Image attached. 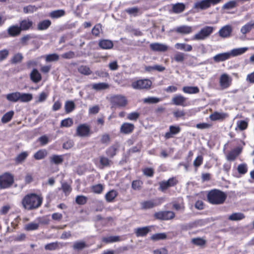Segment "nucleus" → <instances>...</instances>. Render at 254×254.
<instances>
[{
    "instance_id": "5fc2aeb1",
    "label": "nucleus",
    "mask_w": 254,
    "mask_h": 254,
    "mask_svg": "<svg viewBox=\"0 0 254 254\" xmlns=\"http://www.w3.org/2000/svg\"><path fill=\"white\" fill-rule=\"evenodd\" d=\"M61 188L65 195H69L72 190L71 186L67 182L63 183Z\"/></svg>"
},
{
    "instance_id": "4d7b16f0",
    "label": "nucleus",
    "mask_w": 254,
    "mask_h": 254,
    "mask_svg": "<svg viewBox=\"0 0 254 254\" xmlns=\"http://www.w3.org/2000/svg\"><path fill=\"white\" fill-rule=\"evenodd\" d=\"M248 168L246 163L239 164L237 167V171L241 175H244L248 172Z\"/></svg>"
},
{
    "instance_id": "de8ad7c7",
    "label": "nucleus",
    "mask_w": 254,
    "mask_h": 254,
    "mask_svg": "<svg viewBox=\"0 0 254 254\" xmlns=\"http://www.w3.org/2000/svg\"><path fill=\"white\" fill-rule=\"evenodd\" d=\"M248 50L247 48H241L238 49H233L231 52H229L230 54V58L231 56L235 57L238 55H242L246 52Z\"/></svg>"
},
{
    "instance_id": "13d9d810",
    "label": "nucleus",
    "mask_w": 254,
    "mask_h": 254,
    "mask_svg": "<svg viewBox=\"0 0 254 254\" xmlns=\"http://www.w3.org/2000/svg\"><path fill=\"white\" fill-rule=\"evenodd\" d=\"M143 185V182L140 180H133L131 183V188L133 190H140Z\"/></svg>"
},
{
    "instance_id": "9d476101",
    "label": "nucleus",
    "mask_w": 254,
    "mask_h": 254,
    "mask_svg": "<svg viewBox=\"0 0 254 254\" xmlns=\"http://www.w3.org/2000/svg\"><path fill=\"white\" fill-rule=\"evenodd\" d=\"M175 216V213L171 211H160L155 212L153 215V217L155 219L160 220H171Z\"/></svg>"
},
{
    "instance_id": "9b49d317",
    "label": "nucleus",
    "mask_w": 254,
    "mask_h": 254,
    "mask_svg": "<svg viewBox=\"0 0 254 254\" xmlns=\"http://www.w3.org/2000/svg\"><path fill=\"white\" fill-rule=\"evenodd\" d=\"M213 31V28L211 26H205L202 28L200 31L196 34L193 38V40H202L208 37Z\"/></svg>"
},
{
    "instance_id": "a878e982",
    "label": "nucleus",
    "mask_w": 254,
    "mask_h": 254,
    "mask_svg": "<svg viewBox=\"0 0 254 254\" xmlns=\"http://www.w3.org/2000/svg\"><path fill=\"white\" fill-rule=\"evenodd\" d=\"M52 22L49 19H45L39 22L37 24V29L40 31L47 30L51 25Z\"/></svg>"
},
{
    "instance_id": "6ab92c4d",
    "label": "nucleus",
    "mask_w": 254,
    "mask_h": 254,
    "mask_svg": "<svg viewBox=\"0 0 254 254\" xmlns=\"http://www.w3.org/2000/svg\"><path fill=\"white\" fill-rule=\"evenodd\" d=\"M151 226H145L137 228L135 229L134 233L136 237H145L150 231Z\"/></svg>"
},
{
    "instance_id": "ddd939ff",
    "label": "nucleus",
    "mask_w": 254,
    "mask_h": 254,
    "mask_svg": "<svg viewBox=\"0 0 254 254\" xmlns=\"http://www.w3.org/2000/svg\"><path fill=\"white\" fill-rule=\"evenodd\" d=\"M135 126L133 124L125 122L120 127V132L123 134H131L134 130Z\"/></svg>"
},
{
    "instance_id": "680f3d73",
    "label": "nucleus",
    "mask_w": 254,
    "mask_h": 254,
    "mask_svg": "<svg viewBox=\"0 0 254 254\" xmlns=\"http://www.w3.org/2000/svg\"><path fill=\"white\" fill-rule=\"evenodd\" d=\"M59 60V56L57 54H52L47 55L45 57V60L47 62H52L58 61Z\"/></svg>"
},
{
    "instance_id": "2eb2a0df",
    "label": "nucleus",
    "mask_w": 254,
    "mask_h": 254,
    "mask_svg": "<svg viewBox=\"0 0 254 254\" xmlns=\"http://www.w3.org/2000/svg\"><path fill=\"white\" fill-rule=\"evenodd\" d=\"M187 98L181 94L176 95L172 99V104L176 106L185 107L188 105Z\"/></svg>"
},
{
    "instance_id": "dca6fc26",
    "label": "nucleus",
    "mask_w": 254,
    "mask_h": 254,
    "mask_svg": "<svg viewBox=\"0 0 254 254\" xmlns=\"http://www.w3.org/2000/svg\"><path fill=\"white\" fill-rule=\"evenodd\" d=\"M181 130V128L179 126H170L169 127V131L165 133L164 137L166 139L172 138L174 135L180 133Z\"/></svg>"
},
{
    "instance_id": "58836bf2",
    "label": "nucleus",
    "mask_w": 254,
    "mask_h": 254,
    "mask_svg": "<svg viewBox=\"0 0 254 254\" xmlns=\"http://www.w3.org/2000/svg\"><path fill=\"white\" fill-rule=\"evenodd\" d=\"M75 108L74 103L72 101H67L64 104L65 112L66 114H68L73 111Z\"/></svg>"
},
{
    "instance_id": "20e7f679",
    "label": "nucleus",
    "mask_w": 254,
    "mask_h": 254,
    "mask_svg": "<svg viewBox=\"0 0 254 254\" xmlns=\"http://www.w3.org/2000/svg\"><path fill=\"white\" fill-rule=\"evenodd\" d=\"M222 0H201L195 2L193 8L197 10H205L220 3Z\"/></svg>"
},
{
    "instance_id": "f3484780",
    "label": "nucleus",
    "mask_w": 254,
    "mask_h": 254,
    "mask_svg": "<svg viewBox=\"0 0 254 254\" xmlns=\"http://www.w3.org/2000/svg\"><path fill=\"white\" fill-rule=\"evenodd\" d=\"M228 117L227 113L214 112L209 116V119L212 121H223Z\"/></svg>"
},
{
    "instance_id": "f257e3e1",
    "label": "nucleus",
    "mask_w": 254,
    "mask_h": 254,
    "mask_svg": "<svg viewBox=\"0 0 254 254\" xmlns=\"http://www.w3.org/2000/svg\"><path fill=\"white\" fill-rule=\"evenodd\" d=\"M43 201L41 194L30 193L25 195L21 201V204L25 209L32 210L39 208Z\"/></svg>"
},
{
    "instance_id": "4468645a",
    "label": "nucleus",
    "mask_w": 254,
    "mask_h": 254,
    "mask_svg": "<svg viewBox=\"0 0 254 254\" xmlns=\"http://www.w3.org/2000/svg\"><path fill=\"white\" fill-rule=\"evenodd\" d=\"M34 23L29 18L23 19L19 22V27L21 31H27L33 28Z\"/></svg>"
},
{
    "instance_id": "b1692460",
    "label": "nucleus",
    "mask_w": 254,
    "mask_h": 254,
    "mask_svg": "<svg viewBox=\"0 0 254 254\" xmlns=\"http://www.w3.org/2000/svg\"><path fill=\"white\" fill-rule=\"evenodd\" d=\"M21 30L18 25H12L7 29V33L10 37H16L21 33Z\"/></svg>"
},
{
    "instance_id": "0e129e2a",
    "label": "nucleus",
    "mask_w": 254,
    "mask_h": 254,
    "mask_svg": "<svg viewBox=\"0 0 254 254\" xmlns=\"http://www.w3.org/2000/svg\"><path fill=\"white\" fill-rule=\"evenodd\" d=\"M167 235L165 233H157L153 235L151 237V240L153 241H157L159 240H164L166 239Z\"/></svg>"
},
{
    "instance_id": "0eeeda50",
    "label": "nucleus",
    "mask_w": 254,
    "mask_h": 254,
    "mask_svg": "<svg viewBox=\"0 0 254 254\" xmlns=\"http://www.w3.org/2000/svg\"><path fill=\"white\" fill-rule=\"evenodd\" d=\"M111 103L113 107L124 108L128 104L127 98L122 95H116L111 98Z\"/></svg>"
},
{
    "instance_id": "6e6d98bb",
    "label": "nucleus",
    "mask_w": 254,
    "mask_h": 254,
    "mask_svg": "<svg viewBox=\"0 0 254 254\" xmlns=\"http://www.w3.org/2000/svg\"><path fill=\"white\" fill-rule=\"evenodd\" d=\"M248 122L244 120H240L237 122V127L236 128V129L238 128L240 130H244L248 128Z\"/></svg>"
},
{
    "instance_id": "72a5a7b5",
    "label": "nucleus",
    "mask_w": 254,
    "mask_h": 254,
    "mask_svg": "<svg viewBox=\"0 0 254 254\" xmlns=\"http://www.w3.org/2000/svg\"><path fill=\"white\" fill-rule=\"evenodd\" d=\"M50 161L51 163L56 165L62 164L64 161L63 155H53L50 158Z\"/></svg>"
},
{
    "instance_id": "7ed1b4c3",
    "label": "nucleus",
    "mask_w": 254,
    "mask_h": 254,
    "mask_svg": "<svg viewBox=\"0 0 254 254\" xmlns=\"http://www.w3.org/2000/svg\"><path fill=\"white\" fill-rule=\"evenodd\" d=\"M14 183V177L9 172H5L0 175V189L11 188Z\"/></svg>"
},
{
    "instance_id": "f8f14e48",
    "label": "nucleus",
    "mask_w": 254,
    "mask_h": 254,
    "mask_svg": "<svg viewBox=\"0 0 254 254\" xmlns=\"http://www.w3.org/2000/svg\"><path fill=\"white\" fill-rule=\"evenodd\" d=\"M232 78L226 73L222 74L219 80V84L221 90H224L229 88L232 84Z\"/></svg>"
},
{
    "instance_id": "c03bdc74",
    "label": "nucleus",
    "mask_w": 254,
    "mask_h": 254,
    "mask_svg": "<svg viewBox=\"0 0 254 254\" xmlns=\"http://www.w3.org/2000/svg\"><path fill=\"white\" fill-rule=\"evenodd\" d=\"M60 243L58 242H52L46 244L44 248L46 250L48 251H54L57 249H59L61 247L59 246Z\"/></svg>"
},
{
    "instance_id": "aec40b11",
    "label": "nucleus",
    "mask_w": 254,
    "mask_h": 254,
    "mask_svg": "<svg viewBox=\"0 0 254 254\" xmlns=\"http://www.w3.org/2000/svg\"><path fill=\"white\" fill-rule=\"evenodd\" d=\"M150 49L155 52H165L167 50L168 47L163 44L154 43L150 45Z\"/></svg>"
},
{
    "instance_id": "2f4dec72",
    "label": "nucleus",
    "mask_w": 254,
    "mask_h": 254,
    "mask_svg": "<svg viewBox=\"0 0 254 254\" xmlns=\"http://www.w3.org/2000/svg\"><path fill=\"white\" fill-rule=\"evenodd\" d=\"M240 149L237 148L230 151L227 155V159L229 161H234L240 154Z\"/></svg>"
},
{
    "instance_id": "a19ab883",
    "label": "nucleus",
    "mask_w": 254,
    "mask_h": 254,
    "mask_svg": "<svg viewBox=\"0 0 254 254\" xmlns=\"http://www.w3.org/2000/svg\"><path fill=\"white\" fill-rule=\"evenodd\" d=\"M47 151L46 149H40L34 154V158L36 160H41L47 155Z\"/></svg>"
},
{
    "instance_id": "423d86ee",
    "label": "nucleus",
    "mask_w": 254,
    "mask_h": 254,
    "mask_svg": "<svg viewBox=\"0 0 254 254\" xmlns=\"http://www.w3.org/2000/svg\"><path fill=\"white\" fill-rule=\"evenodd\" d=\"M164 201L163 197H157L147 200H145L141 203V208L143 209H149L161 205Z\"/></svg>"
},
{
    "instance_id": "f704fd0d",
    "label": "nucleus",
    "mask_w": 254,
    "mask_h": 254,
    "mask_svg": "<svg viewBox=\"0 0 254 254\" xmlns=\"http://www.w3.org/2000/svg\"><path fill=\"white\" fill-rule=\"evenodd\" d=\"M20 92H15L6 95V98L7 100L12 102H16L19 100Z\"/></svg>"
},
{
    "instance_id": "8fccbe9b",
    "label": "nucleus",
    "mask_w": 254,
    "mask_h": 254,
    "mask_svg": "<svg viewBox=\"0 0 254 254\" xmlns=\"http://www.w3.org/2000/svg\"><path fill=\"white\" fill-rule=\"evenodd\" d=\"M78 71L82 74L88 75L91 74L92 71L87 65H81L78 67Z\"/></svg>"
},
{
    "instance_id": "ea45409f",
    "label": "nucleus",
    "mask_w": 254,
    "mask_h": 254,
    "mask_svg": "<svg viewBox=\"0 0 254 254\" xmlns=\"http://www.w3.org/2000/svg\"><path fill=\"white\" fill-rule=\"evenodd\" d=\"M90 189L94 193L101 194L104 189V187L102 184H98L92 186Z\"/></svg>"
},
{
    "instance_id": "1a4fd4ad",
    "label": "nucleus",
    "mask_w": 254,
    "mask_h": 254,
    "mask_svg": "<svg viewBox=\"0 0 254 254\" xmlns=\"http://www.w3.org/2000/svg\"><path fill=\"white\" fill-rule=\"evenodd\" d=\"M152 82L148 79H141L132 82L131 86L135 89H147L150 88Z\"/></svg>"
},
{
    "instance_id": "3c124183",
    "label": "nucleus",
    "mask_w": 254,
    "mask_h": 254,
    "mask_svg": "<svg viewBox=\"0 0 254 254\" xmlns=\"http://www.w3.org/2000/svg\"><path fill=\"white\" fill-rule=\"evenodd\" d=\"M38 8L34 5H28L23 7V12L25 14L33 13L38 10Z\"/></svg>"
},
{
    "instance_id": "39448f33",
    "label": "nucleus",
    "mask_w": 254,
    "mask_h": 254,
    "mask_svg": "<svg viewBox=\"0 0 254 254\" xmlns=\"http://www.w3.org/2000/svg\"><path fill=\"white\" fill-rule=\"evenodd\" d=\"M179 183V181L176 177L170 178L167 180H164L159 183V190L165 192L169 188L175 187Z\"/></svg>"
},
{
    "instance_id": "603ef678",
    "label": "nucleus",
    "mask_w": 254,
    "mask_h": 254,
    "mask_svg": "<svg viewBox=\"0 0 254 254\" xmlns=\"http://www.w3.org/2000/svg\"><path fill=\"white\" fill-rule=\"evenodd\" d=\"M100 163L103 167L110 166L112 164V161L109 159L107 157L104 156L99 157Z\"/></svg>"
},
{
    "instance_id": "cd10ccee",
    "label": "nucleus",
    "mask_w": 254,
    "mask_h": 254,
    "mask_svg": "<svg viewBox=\"0 0 254 254\" xmlns=\"http://www.w3.org/2000/svg\"><path fill=\"white\" fill-rule=\"evenodd\" d=\"M30 77L31 80L34 83H38L42 79V76L38 70L34 68L30 73Z\"/></svg>"
},
{
    "instance_id": "79ce46f5",
    "label": "nucleus",
    "mask_w": 254,
    "mask_h": 254,
    "mask_svg": "<svg viewBox=\"0 0 254 254\" xmlns=\"http://www.w3.org/2000/svg\"><path fill=\"white\" fill-rule=\"evenodd\" d=\"M14 112L13 111H10L2 117L1 121L3 124H6L11 121L14 115Z\"/></svg>"
},
{
    "instance_id": "4be33fe9",
    "label": "nucleus",
    "mask_w": 254,
    "mask_h": 254,
    "mask_svg": "<svg viewBox=\"0 0 254 254\" xmlns=\"http://www.w3.org/2000/svg\"><path fill=\"white\" fill-rule=\"evenodd\" d=\"M177 33L181 34L183 35L189 34L192 32V29L191 26L187 25H183L177 27L174 29Z\"/></svg>"
},
{
    "instance_id": "09e8293b",
    "label": "nucleus",
    "mask_w": 254,
    "mask_h": 254,
    "mask_svg": "<svg viewBox=\"0 0 254 254\" xmlns=\"http://www.w3.org/2000/svg\"><path fill=\"white\" fill-rule=\"evenodd\" d=\"M92 87L96 90H101L108 89L109 87V85L108 83L101 82L92 84Z\"/></svg>"
},
{
    "instance_id": "c9c22d12",
    "label": "nucleus",
    "mask_w": 254,
    "mask_h": 254,
    "mask_svg": "<svg viewBox=\"0 0 254 254\" xmlns=\"http://www.w3.org/2000/svg\"><path fill=\"white\" fill-rule=\"evenodd\" d=\"M254 28V22H250L244 25L241 29V32L243 34H246L250 32Z\"/></svg>"
},
{
    "instance_id": "052dcab7",
    "label": "nucleus",
    "mask_w": 254,
    "mask_h": 254,
    "mask_svg": "<svg viewBox=\"0 0 254 254\" xmlns=\"http://www.w3.org/2000/svg\"><path fill=\"white\" fill-rule=\"evenodd\" d=\"M87 197L84 195H77L75 198V202L79 205H84L87 203Z\"/></svg>"
},
{
    "instance_id": "864d4df0",
    "label": "nucleus",
    "mask_w": 254,
    "mask_h": 254,
    "mask_svg": "<svg viewBox=\"0 0 254 254\" xmlns=\"http://www.w3.org/2000/svg\"><path fill=\"white\" fill-rule=\"evenodd\" d=\"M73 124V120L70 118H67L62 120L60 124V127H71Z\"/></svg>"
},
{
    "instance_id": "69168bd1",
    "label": "nucleus",
    "mask_w": 254,
    "mask_h": 254,
    "mask_svg": "<svg viewBox=\"0 0 254 254\" xmlns=\"http://www.w3.org/2000/svg\"><path fill=\"white\" fill-rule=\"evenodd\" d=\"M203 158L201 155L197 156L193 161V166L196 168L199 167L203 163Z\"/></svg>"
},
{
    "instance_id": "393cba45",
    "label": "nucleus",
    "mask_w": 254,
    "mask_h": 254,
    "mask_svg": "<svg viewBox=\"0 0 254 254\" xmlns=\"http://www.w3.org/2000/svg\"><path fill=\"white\" fill-rule=\"evenodd\" d=\"M230 58L229 52L217 54L213 57V59L215 62L219 63L223 62Z\"/></svg>"
},
{
    "instance_id": "e433bc0d",
    "label": "nucleus",
    "mask_w": 254,
    "mask_h": 254,
    "mask_svg": "<svg viewBox=\"0 0 254 254\" xmlns=\"http://www.w3.org/2000/svg\"><path fill=\"white\" fill-rule=\"evenodd\" d=\"M245 218V215L241 212L233 213L230 215L228 219L231 221H240Z\"/></svg>"
},
{
    "instance_id": "473e14b6",
    "label": "nucleus",
    "mask_w": 254,
    "mask_h": 254,
    "mask_svg": "<svg viewBox=\"0 0 254 254\" xmlns=\"http://www.w3.org/2000/svg\"><path fill=\"white\" fill-rule=\"evenodd\" d=\"M89 246L84 241H79L75 242L72 246L73 250L76 251H81L85 248L88 247Z\"/></svg>"
},
{
    "instance_id": "6e6552de",
    "label": "nucleus",
    "mask_w": 254,
    "mask_h": 254,
    "mask_svg": "<svg viewBox=\"0 0 254 254\" xmlns=\"http://www.w3.org/2000/svg\"><path fill=\"white\" fill-rule=\"evenodd\" d=\"M92 133L90 126L87 124H79L76 128L75 135L81 137L90 136Z\"/></svg>"
},
{
    "instance_id": "a18cd8bd",
    "label": "nucleus",
    "mask_w": 254,
    "mask_h": 254,
    "mask_svg": "<svg viewBox=\"0 0 254 254\" xmlns=\"http://www.w3.org/2000/svg\"><path fill=\"white\" fill-rule=\"evenodd\" d=\"M238 3L236 0H230L225 3L222 6V8L224 9L229 10L233 9L237 7Z\"/></svg>"
},
{
    "instance_id": "e2e57ef3",
    "label": "nucleus",
    "mask_w": 254,
    "mask_h": 254,
    "mask_svg": "<svg viewBox=\"0 0 254 254\" xmlns=\"http://www.w3.org/2000/svg\"><path fill=\"white\" fill-rule=\"evenodd\" d=\"M140 116V114L136 112L129 113L127 116V119L130 121H136Z\"/></svg>"
},
{
    "instance_id": "49530a36",
    "label": "nucleus",
    "mask_w": 254,
    "mask_h": 254,
    "mask_svg": "<svg viewBox=\"0 0 254 254\" xmlns=\"http://www.w3.org/2000/svg\"><path fill=\"white\" fill-rule=\"evenodd\" d=\"M65 14V11L63 9L54 10L51 12L49 16L52 18H58L63 16Z\"/></svg>"
},
{
    "instance_id": "774afa93",
    "label": "nucleus",
    "mask_w": 254,
    "mask_h": 254,
    "mask_svg": "<svg viewBox=\"0 0 254 254\" xmlns=\"http://www.w3.org/2000/svg\"><path fill=\"white\" fill-rule=\"evenodd\" d=\"M143 174L149 177H152L153 176L154 174V169L152 168L146 167L142 170Z\"/></svg>"
},
{
    "instance_id": "c756f323",
    "label": "nucleus",
    "mask_w": 254,
    "mask_h": 254,
    "mask_svg": "<svg viewBox=\"0 0 254 254\" xmlns=\"http://www.w3.org/2000/svg\"><path fill=\"white\" fill-rule=\"evenodd\" d=\"M183 91L187 94H197L199 92V89L197 86H186L183 87Z\"/></svg>"
},
{
    "instance_id": "412c9836",
    "label": "nucleus",
    "mask_w": 254,
    "mask_h": 254,
    "mask_svg": "<svg viewBox=\"0 0 254 254\" xmlns=\"http://www.w3.org/2000/svg\"><path fill=\"white\" fill-rule=\"evenodd\" d=\"M232 29L230 25H227L221 28L219 31V36L223 38H227L231 35Z\"/></svg>"
},
{
    "instance_id": "5701e85b",
    "label": "nucleus",
    "mask_w": 254,
    "mask_h": 254,
    "mask_svg": "<svg viewBox=\"0 0 254 254\" xmlns=\"http://www.w3.org/2000/svg\"><path fill=\"white\" fill-rule=\"evenodd\" d=\"M98 46L102 49H111L114 46V44L111 40L107 39H102L99 40Z\"/></svg>"
},
{
    "instance_id": "7c9ffc66",
    "label": "nucleus",
    "mask_w": 254,
    "mask_h": 254,
    "mask_svg": "<svg viewBox=\"0 0 254 254\" xmlns=\"http://www.w3.org/2000/svg\"><path fill=\"white\" fill-rule=\"evenodd\" d=\"M28 153L26 151L22 152L19 154L14 159L15 163L16 165L21 164L28 157Z\"/></svg>"
},
{
    "instance_id": "4c0bfd02",
    "label": "nucleus",
    "mask_w": 254,
    "mask_h": 254,
    "mask_svg": "<svg viewBox=\"0 0 254 254\" xmlns=\"http://www.w3.org/2000/svg\"><path fill=\"white\" fill-rule=\"evenodd\" d=\"M185 9V5L183 3H177L172 6V10L175 13L182 12Z\"/></svg>"
},
{
    "instance_id": "37998d69",
    "label": "nucleus",
    "mask_w": 254,
    "mask_h": 254,
    "mask_svg": "<svg viewBox=\"0 0 254 254\" xmlns=\"http://www.w3.org/2000/svg\"><path fill=\"white\" fill-rule=\"evenodd\" d=\"M33 96L30 93H20L19 96V101L21 102H28L32 100Z\"/></svg>"
},
{
    "instance_id": "bf43d9fd",
    "label": "nucleus",
    "mask_w": 254,
    "mask_h": 254,
    "mask_svg": "<svg viewBox=\"0 0 254 254\" xmlns=\"http://www.w3.org/2000/svg\"><path fill=\"white\" fill-rule=\"evenodd\" d=\"M191 243L198 246H203L206 244V241L201 238H195L191 239Z\"/></svg>"
},
{
    "instance_id": "c85d7f7f",
    "label": "nucleus",
    "mask_w": 254,
    "mask_h": 254,
    "mask_svg": "<svg viewBox=\"0 0 254 254\" xmlns=\"http://www.w3.org/2000/svg\"><path fill=\"white\" fill-rule=\"evenodd\" d=\"M118 147V144H114L110 146L106 150V155L111 158H113L116 155Z\"/></svg>"
},
{
    "instance_id": "a211bd4d",
    "label": "nucleus",
    "mask_w": 254,
    "mask_h": 254,
    "mask_svg": "<svg viewBox=\"0 0 254 254\" xmlns=\"http://www.w3.org/2000/svg\"><path fill=\"white\" fill-rule=\"evenodd\" d=\"M118 192L115 190H111L108 191L105 195V199L107 202H113L118 196Z\"/></svg>"
},
{
    "instance_id": "338daca9",
    "label": "nucleus",
    "mask_w": 254,
    "mask_h": 254,
    "mask_svg": "<svg viewBox=\"0 0 254 254\" xmlns=\"http://www.w3.org/2000/svg\"><path fill=\"white\" fill-rule=\"evenodd\" d=\"M174 117L178 119L179 118H184L186 116V112L184 110H176L173 112Z\"/></svg>"
},
{
    "instance_id": "bb28decb",
    "label": "nucleus",
    "mask_w": 254,
    "mask_h": 254,
    "mask_svg": "<svg viewBox=\"0 0 254 254\" xmlns=\"http://www.w3.org/2000/svg\"><path fill=\"white\" fill-rule=\"evenodd\" d=\"M121 241L122 239L119 236H110L109 237H104L102 238V242L107 244Z\"/></svg>"
},
{
    "instance_id": "f03ea898",
    "label": "nucleus",
    "mask_w": 254,
    "mask_h": 254,
    "mask_svg": "<svg viewBox=\"0 0 254 254\" xmlns=\"http://www.w3.org/2000/svg\"><path fill=\"white\" fill-rule=\"evenodd\" d=\"M207 201L211 204H223L227 198L226 194L218 189H213L208 191L207 194Z\"/></svg>"
}]
</instances>
